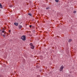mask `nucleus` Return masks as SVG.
Returning <instances> with one entry per match:
<instances>
[{"label": "nucleus", "instance_id": "1", "mask_svg": "<svg viewBox=\"0 0 77 77\" xmlns=\"http://www.w3.org/2000/svg\"><path fill=\"white\" fill-rule=\"evenodd\" d=\"M29 45H30V48H31L32 49H34V47H35V46L33 45V44L32 43H30Z\"/></svg>", "mask_w": 77, "mask_h": 77}, {"label": "nucleus", "instance_id": "2", "mask_svg": "<svg viewBox=\"0 0 77 77\" xmlns=\"http://www.w3.org/2000/svg\"><path fill=\"white\" fill-rule=\"evenodd\" d=\"M4 34H6V32L4 31H2V32H1V35L5 37V35Z\"/></svg>", "mask_w": 77, "mask_h": 77}, {"label": "nucleus", "instance_id": "3", "mask_svg": "<svg viewBox=\"0 0 77 77\" xmlns=\"http://www.w3.org/2000/svg\"><path fill=\"white\" fill-rule=\"evenodd\" d=\"M63 68H64L63 66V65L61 66L59 69L60 71V72L63 71Z\"/></svg>", "mask_w": 77, "mask_h": 77}, {"label": "nucleus", "instance_id": "4", "mask_svg": "<svg viewBox=\"0 0 77 77\" xmlns=\"http://www.w3.org/2000/svg\"><path fill=\"white\" fill-rule=\"evenodd\" d=\"M21 39L23 40V41H26V36L25 35H23L22 36Z\"/></svg>", "mask_w": 77, "mask_h": 77}, {"label": "nucleus", "instance_id": "5", "mask_svg": "<svg viewBox=\"0 0 77 77\" xmlns=\"http://www.w3.org/2000/svg\"><path fill=\"white\" fill-rule=\"evenodd\" d=\"M14 25H15V26H18V23H14Z\"/></svg>", "mask_w": 77, "mask_h": 77}, {"label": "nucleus", "instance_id": "6", "mask_svg": "<svg viewBox=\"0 0 77 77\" xmlns=\"http://www.w3.org/2000/svg\"><path fill=\"white\" fill-rule=\"evenodd\" d=\"M22 27L23 26L21 25L19 26V28L20 29H21V28H22Z\"/></svg>", "mask_w": 77, "mask_h": 77}, {"label": "nucleus", "instance_id": "7", "mask_svg": "<svg viewBox=\"0 0 77 77\" xmlns=\"http://www.w3.org/2000/svg\"><path fill=\"white\" fill-rule=\"evenodd\" d=\"M0 8H3V7L2 6V5L1 3H0Z\"/></svg>", "mask_w": 77, "mask_h": 77}, {"label": "nucleus", "instance_id": "8", "mask_svg": "<svg viewBox=\"0 0 77 77\" xmlns=\"http://www.w3.org/2000/svg\"><path fill=\"white\" fill-rule=\"evenodd\" d=\"M71 41H72V40H71V39H69V41H68V42H71Z\"/></svg>", "mask_w": 77, "mask_h": 77}, {"label": "nucleus", "instance_id": "9", "mask_svg": "<svg viewBox=\"0 0 77 77\" xmlns=\"http://www.w3.org/2000/svg\"><path fill=\"white\" fill-rule=\"evenodd\" d=\"M55 1L57 3H58V2H59V0H55Z\"/></svg>", "mask_w": 77, "mask_h": 77}, {"label": "nucleus", "instance_id": "10", "mask_svg": "<svg viewBox=\"0 0 77 77\" xmlns=\"http://www.w3.org/2000/svg\"><path fill=\"white\" fill-rule=\"evenodd\" d=\"M28 15H30V16H32V14H30V13H29Z\"/></svg>", "mask_w": 77, "mask_h": 77}, {"label": "nucleus", "instance_id": "11", "mask_svg": "<svg viewBox=\"0 0 77 77\" xmlns=\"http://www.w3.org/2000/svg\"><path fill=\"white\" fill-rule=\"evenodd\" d=\"M46 9H50V8L49 7L46 8Z\"/></svg>", "mask_w": 77, "mask_h": 77}, {"label": "nucleus", "instance_id": "12", "mask_svg": "<svg viewBox=\"0 0 77 77\" xmlns=\"http://www.w3.org/2000/svg\"><path fill=\"white\" fill-rule=\"evenodd\" d=\"M37 77H40V75H38L37 76Z\"/></svg>", "mask_w": 77, "mask_h": 77}, {"label": "nucleus", "instance_id": "13", "mask_svg": "<svg viewBox=\"0 0 77 77\" xmlns=\"http://www.w3.org/2000/svg\"><path fill=\"white\" fill-rule=\"evenodd\" d=\"M73 13H76V11H74L73 12Z\"/></svg>", "mask_w": 77, "mask_h": 77}, {"label": "nucleus", "instance_id": "14", "mask_svg": "<svg viewBox=\"0 0 77 77\" xmlns=\"http://www.w3.org/2000/svg\"><path fill=\"white\" fill-rule=\"evenodd\" d=\"M29 27H32V25H30Z\"/></svg>", "mask_w": 77, "mask_h": 77}, {"label": "nucleus", "instance_id": "15", "mask_svg": "<svg viewBox=\"0 0 77 77\" xmlns=\"http://www.w3.org/2000/svg\"><path fill=\"white\" fill-rule=\"evenodd\" d=\"M9 32H11V30H10L9 31Z\"/></svg>", "mask_w": 77, "mask_h": 77}, {"label": "nucleus", "instance_id": "16", "mask_svg": "<svg viewBox=\"0 0 77 77\" xmlns=\"http://www.w3.org/2000/svg\"><path fill=\"white\" fill-rule=\"evenodd\" d=\"M0 77H2V76L1 75H0Z\"/></svg>", "mask_w": 77, "mask_h": 77}]
</instances>
